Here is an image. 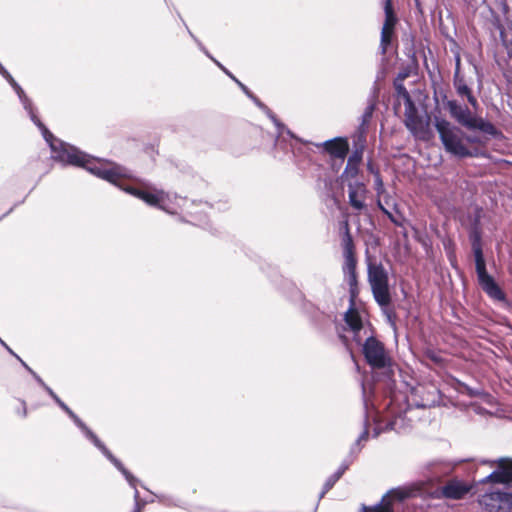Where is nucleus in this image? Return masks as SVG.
<instances>
[{
    "instance_id": "obj_1",
    "label": "nucleus",
    "mask_w": 512,
    "mask_h": 512,
    "mask_svg": "<svg viewBox=\"0 0 512 512\" xmlns=\"http://www.w3.org/2000/svg\"><path fill=\"white\" fill-rule=\"evenodd\" d=\"M0 74L10 83L21 100L24 108L28 111L31 120L42 131V135L49 144L52 157L64 164L83 167L94 175H102V161L91 158L89 155L79 151L76 147L55 139L43 123L37 118L32 109V104L26 97L23 89L14 80L12 75L0 63Z\"/></svg>"
},
{
    "instance_id": "obj_2",
    "label": "nucleus",
    "mask_w": 512,
    "mask_h": 512,
    "mask_svg": "<svg viewBox=\"0 0 512 512\" xmlns=\"http://www.w3.org/2000/svg\"><path fill=\"white\" fill-rule=\"evenodd\" d=\"M435 127L447 152L458 157L474 154L465 144L464 133L458 127L441 118L435 119Z\"/></svg>"
},
{
    "instance_id": "obj_3",
    "label": "nucleus",
    "mask_w": 512,
    "mask_h": 512,
    "mask_svg": "<svg viewBox=\"0 0 512 512\" xmlns=\"http://www.w3.org/2000/svg\"><path fill=\"white\" fill-rule=\"evenodd\" d=\"M368 282L375 301L381 307H387L391 303L388 273L381 263H368Z\"/></svg>"
},
{
    "instance_id": "obj_4",
    "label": "nucleus",
    "mask_w": 512,
    "mask_h": 512,
    "mask_svg": "<svg viewBox=\"0 0 512 512\" xmlns=\"http://www.w3.org/2000/svg\"><path fill=\"white\" fill-rule=\"evenodd\" d=\"M448 109L451 116L461 125L470 130H480L488 135H496V128L488 121L472 115L466 106L459 105L455 101L448 102Z\"/></svg>"
},
{
    "instance_id": "obj_5",
    "label": "nucleus",
    "mask_w": 512,
    "mask_h": 512,
    "mask_svg": "<svg viewBox=\"0 0 512 512\" xmlns=\"http://www.w3.org/2000/svg\"><path fill=\"white\" fill-rule=\"evenodd\" d=\"M60 407L73 419L75 424L85 433V435L98 447L102 453L122 472L129 484L135 488L137 480L127 471L122 463L116 459L111 452L102 444L98 437L74 414V412L63 402Z\"/></svg>"
},
{
    "instance_id": "obj_6",
    "label": "nucleus",
    "mask_w": 512,
    "mask_h": 512,
    "mask_svg": "<svg viewBox=\"0 0 512 512\" xmlns=\"http://www.w3.org/2000/svg\"><path fill=\"white\" fill-rule=\"evenodd\" d=\"M362 353L372 368L384 369L392 365V359L384 344L372 335H369L363 343Z\"/></svg>"
},
{
    "instance_id": "obj_7",
    "label": "nucleus",
    "mask_w": 512,
    "mask_h": 512,
    "mask_svg": "<svg viewBox=\"0 0 512 512\" xmlns=\"http://www.w3.org/2000/svg\"><path fill=\"white\" fill-rule=\"evenodd\" d=\"M404 96L407 99V106L405 111V125L408 130L420 140H429L432 137L430 129V118L419 117L416 114V109L410 100V97L406 90L403 91Z\"/></svg>"
},
{
    "instance_id": "obj_8",
    "label": "nucleus",
    "mask_w": 512,
    "mask_h": 512,
    "mask_svg": "<svg viewBox=\"0 0 512 512\" xmlns=\"http://www.w3.org/2000/svg\"><path fill=\"white\" fill-rule=\"evenodd\" d=\"M476 272L478 281L482 289L492 298L497 300L504 299V295L493 278L486 271V264L482 249L479 244H473Z\"/></svg>"
},
{
    "instance_id": "obj_9",
    "label": "nucleus",
    "mask_w": 512,
    "mask_h": 512,
    "mask_svg": "<svg viewBox=\"0 0 512 512\" xmlns=\"http://www.w3.org/2000/svg\"><path fill=\"white\" fill-rule=\"evenodd\" d=\"M479 504L486 512H512V491H488L479 498Z\"/></svg>"
},
{
    "instance_id": "obj_10",
    "label": "nucleus",
    "mask_w": 512,
    "mask_h": 512,
    "mask_svg": "<svg viewBox=\"0 0 512 512\" xmlns=\"http://www.w3.org/2000/svg\"><path fill=\"white\" fill-rule=\"evenodd\" d=\"M128 193L140 198L145 203L151 206H157L162 210L172 213L168 202L170 201V195L162 190H139L135 188L125 189Z\"/></svg>"
},
{
    "instance_id": "obj_11",
    "label": "nucleus",
    "mask_w": 512,
    "mask_h": 512,
    "mask_svg": "<svg viewBox=\"0 0 512 512\" xmlns=\"http://www.w3.org/2000/svg\"><path fill=\"white\" fill-rule=\"evenodd\" d=\"M493 464H497V470L493 471L491 474L482 479L481 483H500V484H510L512 485V459L510 458H500L496 461L492 462Z\"/></svg>"
},
{
    "instance_id": "obj_12",
    "label": "nucleus",
    "mask_w": 512,
    "mask_h": 512,
    "mask_svg": "<svg viewBox=\"0 0 512 512\" xmlns=\"http://www.w3.org/2000/svg\"><path fill=\"white\" fill-rule=\"evenodd\" d=\"M348 198L349 204L355 210H363L365 208V200L367 195V188L362 181L348 182Z\"/></svg>"
},
{
    "instance_id": "obj_13",
    "label": "nucleus",
    "mask_w": 512,
    "mask_h": 512,
    "mask_svg": "<svg viewBox=\"0 0 512 512\" xmlns=\"http://www.w3.org/2000/svg\"><path fill=\"white\" fill-rule=\"evenodd\" d=\"M395 24L396 18L393 14L391 3L388 0L385 5V22L381 31L380 48L383 54L386 53L388 45L391 43Z\"/></svg>"
},
{
    "instance_id": "obj_14",
    "label": "nucleus",
    "mask_w": 512,
    "mask_h": 512,
    "mask_svg": "<svg viewBox=\"0 0 512 512\" xmlns=\"http://www.w3.org/2000/svg\"><path fill=\"white\" fill-rule=\"evenodd\" d=\"M409 495L410 492L406 489H393L382 498L381 504L369 508L364 506L363 510L364 512H392L390 507L391 501H401L407 498Z\"/></svg>"
},
{
    "instance_id": "obj_15",
    "label": "nucleus",
    "mask_w": 512,
    "mask_h": 512,
    "mask_svg": "<svg viewBox=\"0 0 512 512\" xmlns=\"http://www.w3.org/2000/svg\"><path fill=\"white\" fill-rule=\"evenodd\" d=\"M471 489V486L460 480H451L441 488L442 495L449 499H462Z\"/></svg>"
},
{
    "instance_id": "obj_16",
    "label": "nucleus",
    "mask_w": 512,
    "mask_h": 512,
    "mask_svg": "<svg viewBox=\"0 0 512 512\" xmlns=\"http://www.w3.org/2000/svg\"><path fill=\"white\" fill-rule=\"evenodd\" d=\"M323 146L331 156L339 159H344L349 150L348 142L342 138L328 140Z\"/></svg>"
},
{
    "instance_id": "obj_17",
    "label": "nucleus",
    "mask_w": 512,
    "mask_h": 512,
    "mask_svg": "<svg viewBox=\"0 0 512 512\" xmlns=\"http://www.w3.org/2000/svg\"><path fill=\"white\" fill-rule=\"evenodd\" d=\"M344 319L350 330L354 333V340L360 343L359 333L363 329V323L358 311L351 306L345 313Z\"/></svg>"
},
{
    "instance_id": "obj_18",
    "label": "nucleus",
    "mask_w": 512,
    "mask_h": 512,
    "mask_svg": "<svg viewBox=\"0 0 512 512\" xmlns=\"http://www.w3.org/2000/svg\"><path fill=\"white\" fill-rule=\"evenodd\" d=\"M213 61L221 68L225 71V73L227 75H229L233 80L236 81V83L241 87V89L251 98L254 100V102L260 107L262 108L266 114L269 116V118L273 121V123L278 127V128H281L282 125L278 122V120L276 119V117L271 113V111L265 106L263 105L257 98H255L250 92L249 90L247 89V87L242 84L240 81H238L234 76H232L219 62H217L216 60L213 59Z\"/></svg>"
},
{
    "instance_id": "obj_19",
    "label": "nucleus",
    "mask_w": 512,
    "mask_h": 512,
    "mask_svg": "<svg viewBox=\"0 0 512 512\" xmlns=\"http://www.w3.org/2000/svg\"><path fill=\"white\" fill-rule=\"evenodd\" d=\"M345 257V263L343 271L349 278V284L352 286L356 283V260L354 255H348Z\"/></svg>"
},
{
    "instance_id": "obj_20",
    "label": "nucleus",
    "mask_w": 512,
    "mask_h": 512,
    "mask_svg": "<svg viewBox=\"0 0 512 512\" xmlns=\"http://www.w3.org/2000/svg\"><path fill=\"white\" fill-rule=\"evenodd\" d=\"M359 166L347 163L343 173L340 176L342 183L348 184L352 181H360L358 178Z\"/></svg>"
},
{
    "instance_id": "obj_21",
    "label": "nucleus",
    "mask_w": 512,
    "mask_h": 512,
    "mask_svg": "<svg viewBox=\"0 0 512 512\" xmlns=\"http://www.w3.org/2000/svg\"><path fill=\"white\" fill-rule=\"evenodd\" d=\"M377 206L379 207V209L385 213L388 218L395 224V225H398V226H401L402 225V222H403V217L402 215L399 213L398 211V208L396 207V209H393L394 213L392 211H390L389 209H387L383 204H382V201L381 200H377Z\"/></svg>"
},
{
    "instance_id": "obj_22",
    "label": "nucleus",
    "mask_w": 512,
    "mask_h": 512,
    "mask_svg": "<svg viewBox=\"0 0 512 512\" xmlns=\"http://www.w3.org/2000/svg\"><path fill=\"white\" fill-rule=\"evenodd\" d=\"M344 256L353 255V241L349 233L348 223L345 222V236L343 239Z\"/></svg>"
},
{
    "instance_id": "obj_23",
    "label": "nucleus",
    "mask_w": 512,
    "mask_h": 512,
    "mask_svg": "<svg viewBox=\"0 0 512 512\" xmlns=\"http://www.w3.org/2000/svg\"><path fill=\"white\" fill-rule=\"evenodd\" d=\"M375 176V190L378 197V200H381V196L385 194L386 190L384 187L383 180L379 174V172L374 173Z\"/></svg>"
},
{
    "instance_id": "obj_24",
    "label": "nucleus",
    "mask_w": 512,
    "mask_h": 512,
    "mask_svg": "<svg viewBox=\"0 0 512 512\" xmlns=\"http://www.w3.org/2000/svg\"><path fill=\"white\" fill-rule=\"evenodd\" d=\"M344 469L343 470H340L338 472H336L333 476H331L327 482L325 483V486H324V490L322 491L320 497H323L324 494L332 488V486L335 484V482L341 477L342 473H343Z\"/></svg>"
},
{
    "instance_id": "obj_25",
    "label": "nucleus",
    "mask_w": 512,
    "mask_h": 512,
    "mask_svg": "<svg viewBox=\"0 0 512 512\" xmlns=\"http://www.w3.org/2000/svg\"><path fill=\"white\" fill-rule=\"evenodd\" d=\"M16 357L21 361V363L23 364V366H24L25 368H27V369H28V370L33 374V376H34V377L36 378V380H37V381H38V382H39V383H40V384L45 388V390L48 392V394H49L53 399H54V398H56V396H57V395L53 392V390H52L50 387H48V386H47V385L42 381V379H41L39 376H37V375H36V374H35V373H34V372H33V371H32V370L27 366V364H26L23 360H21L18 356H16Z\"/></svg>"
},
{
    "instance_id": "obj_26",
    "label": "nucleus",
    "mask_w": 512,
    "mask_h": 512,
    "mask_svg": "<svg viewBox=\"0 0 512 512\" xmlns=\"http://www.w3.org/2000/svg\"><path fill=\"white\" fill-rule=\"evenodd\" d=\"M381 201H382V204L387 209H390V208L391 209H396L397 204H396L395 200L387 192H385V194L381 196Z\"/></svg>"
},
{
    "instance_id": "obj_27",
    "label": "nucleus",
    "mask_w": 512,
    "mask_h": 512,
    "mask_svg": "<svg viewBox=\"0 0 512 512\" xmlns=\"http://www.w3.org/2000/svg\"><path fill=\"white\" fill-rule=\"evenodd\" d=\"M403 418L402 416H397L392 422H391V429L402 432L405 431L404 426L402 425Z\"/></svg>"
},
{
    "instance_id": "obj_28",
    "label": "nucleus",
    "mask_w": 512,
    "mask_h": 512,
    "mask_svg": "<svg viewBox=\"0 0 512 512\" xmlns=\"http://www.w3.org/2000/svg\"><path fill=\"white\" fill-rule=\"evenodd\" d=\"M362 160V154L360 152H354L349 158L347 163L358 165L360 164Z\"/></svg>"
},
{
    "instance_id": "obj_29",
    "label": "nucleus",
    "mask_w": 512,
    "mask_h": 512,
    "mask_svg": "<svg viewBox=\"0 0 512 512\" xmlns=\"http://www.w3.org/2000/svg\"><path fill=\"white\" fill-rule=\"evenodd\" d=\"M464 142H465V144L471 143V144L484 145V141H482L479 137H476V136H467V137L464 136Z\"/></svg>"
},
{
    "instance_id": "obj_30",
    "label": "nucleus",
    "mask_w": 512,
    "mask_h": 512,
    "mask_svg": "<svg viewBox=\"0 0 512 512\" xmlns=\"http://www.w3.org/2000/svg\"><path fill=\"white\" fill-rule=\"evenodd\" d=\"M373 111H374V104L368 105V107L366 108L364 115H363L364 122L371 118Z\"/></svg>"
},
{
    "instance_id": "obj_31",
    "label": "nucleus",
    "mask_w": 512,
    "mask_h": 512,
    "mask_svg": "<svg viewBox=\"0 0 512 512\" xmlns=\"http://www.w3.org/2000/svg\"><path fill=\"white\" fill-rule=\"evenodd\" d=\"M457 91H458V93H459L460 95H465V96H467V95H469V94L471 93V92H470V89H469V88H468V86H466V85H460V86L458 87Z\"/></svg>"
},
{
    "instance_id": "obj_32",
    "label": "nucleus",
    "mask_w": 512,
    "mask_h": 512,
    "mask_svg": "<svg viewBox=\"0 0 512 512\" xmlns=\"http://www.w3.org/2000/svg\"><path fill=\"white\" fill-rule=\"evenodd\" d=\"M467 99H468V102L472 105V106H476L477 105V100L475 99V97L470 93L469 95H467Z\"/></svg>"
},
{
    "instance_id": "obj_33",
    "label": "nucleus",
    "mask_w": 512,
    "mask_h": 512,
    "mask_svg": "<svg viewBox=\"0 0 512 512\" xmlns=\"http://www.w3.org/2000/svg\"><path fill=\"white\" fill-rule=\"evenodd\" d=\"M451 471V467L449 465L445 466L444 469H443V473H448Z\"/></svg>"
},
{
    "instance_id": "obj_34",
    "label": "nucleus",
    "mask_w": 512,
    "mask_h": 512,
    "mask_svg": "<svg viewBox=\"0 0 512 512\" xmlns=\"http://www.w3.org/2000/svg\"><path fill=\"white\" fill-rule=\"evenodd\" d=\"M54 400L56 401V403H57L59 406L61 405V403H63V401H61V399H60L58 396H56V398H54Z\"/></svg>"
},
{
    "instance_id": "obj_35",
    "label": "nucleus",
    "mask_w": 512,
    "mask_h": 512,
    "mask_svg": "<svg viewBox=\"0 0 512 512\" xmlns=\"http://www.w3.org/2000/svg\"><path fill=\"white\" fill-rule=\"evenodd\" d=\"M1 343H2V345H4V346L9 350V352H11L12 354H14V353L11 351V349L7 347V345L5 344V342H3V341L1 340Z\"/></svg>"
},
{
    "instance_id": "obj_36",
    "label": "nucleus",
    "mask_w": 512,
    "mask_h": 512,
    "mask_svg": "<svg viewBox=\"0 0 512 512\" xmlns=\"http://www.w3.org/2000/svg\"><path fill=\"white\" fill-rule=\"evenodd\" d=\"M137 497H138V491L135 490V498H137Z\"/></svg>"
}]
</instances>
